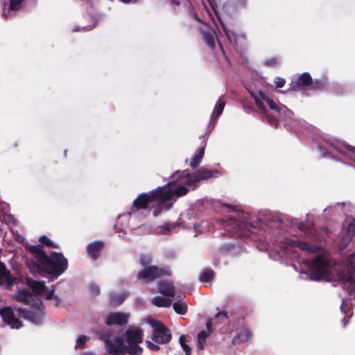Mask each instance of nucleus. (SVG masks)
Instances as JSON below:
<instances>
[{"label":"nucleus","mask_w":355,"mask_h":355,"mask_svg":"<svg viewBox=\"0 0 355 355\" xmlns=\"http://www.w3.org/2000/svg\"><path fill=\"white\" fill-rule=\"evenodd\" d=\"M28 250L35 257L37 269L54 278H58L68 268V260L60 252H52L48 255L42 246L35 245H30Z\"/></svg>","instance_id":"f257e3e1"},{"label":"nucleus","mask_w":355,"mask_h":355,"mask_svg":"<svg viewBox=\"0 0 355 355\" xmlns=\"http://www.w3.org/2000/svg\"><path fill=\"white\" fill-rule=\"evenodd\" d=\"M139 263L143 268L137 274V279L146 284L155 280L170 277L172 272L168 266H159L152 265L153 257L149 254H142L139 257Z\"/></svg>","instance_id":"f03ea898"},{"label":"nucleus","mask_w":355,"mask_h":355,"mask_svg":"<svg viewBox=\"0 0 355 355\" xmlns=\"http://www.w3.org/2000/svg\"><path fill=\"white\" fill-rule=\"evenodd\" d=\"M259 98H255V103L257 107L270 125L277 127V118L279 116L282 108L285 107L279 105L263 92H259Z\"/></svg>","instance_id":"7ed1b4c3"},{"label":"nucleus","mask_w":355,"mask_h":355,"mask_svg":"<svg viewBox=\"0 0 355 355\" xmlns=\"http://www.w3.org/2000/svg\"><path fill=\"white\" fill-rule=\"evenodd\" d=\"M173 177L174 173L172 175V180L164 187H159L163 204L171 200L173 196L182 197L189 191L187 187L182 184V183L185 184V177L176 176L175 179Z\"/></svg>","instance_id":"20e7f679"},{"label":"nucleus","mask_w":355,"mask_h":355,"mask_svg":"<svg viewBox=\"0 0 355 355\" xmlns=\"http://www.w3.org/2000/svg\"><path fill=\"white\" fill-rule=\"evenodd\" d=\"M225 226L232 236L236 237H249L250 229L254 227L249 220V214L245 213L239 214V218H230Z\"/></svg>","instance_id":"39448f33"},{"label":"nucleus","mask_w":355,"mask_h":355,"mask_svg":"<svg viewBox=\"0 0 355 355\" xmlns=\"http://www.w3.org/2000/svg\"><path fill=\"white\" fill-rule=\"evenodd\" d=\"M220 175L221 172L217 169H207L202 167L192 175H191L189 171L187 170L178 171L174 173L173 178L175 179L176 176L185 177V184L187 186H191V184L195 182L212 178H217Z\"/></svg>","instance_id":"423d86ee"},{"label":"nucleus","mask_w":355,"mask_h":355,"mask_svg":"<svg viewBox=\"0 0 355 355\" xmlns=\"http://www.w3.org/2000/svg\"><path fill=\"white\" fill-rule=\"evenodd\" d=\"M155 205H163L159 187L148 193L139 194L132 202V211H135V210L146 209L149 206H154Z\"/></svg>","instance_id":"0eeeda50"},{"label":"nucleus","mask_w":355,"mask_h":355,"mask_svg":"<svg viewBox=\"0 0 355 355\" xmlns=\"http://www.w3.org/2000/svg\"><path fill=\"white\" fill-rule=\"evenodd\" d=\"M143 331L139 328L128 329L125 334V347L130 355H141L143 349L139 344L143 342Z\"/></svg>","instance_id":"6e6552de"},{"label":"nucleus","mask_w":355,"mask_h":355,"mask_svg":"<svg viewBox=\"0 0 355 355\" xmlns=\"http://www.w3.org/2000/svg\"><path fill=\"white\" fill-rule=\"evenodd\" d=\"M44 306L41 301L35 302L33 304V309L28 310L24 308L15 309L19 315L35 324L42 323L44 313L43 311Z\"/></svg>","instance_id":"1a4fd4ad"},{"label":"nucleus","mask_w":355,"mask_h":355,"mask_svg":"<svg viewBox=\"0 0 355 355\" xmlns=\"http://www.w3.org/2000/svg\"><path fill=\"white\" fill-rule=\"evenodd\" d=\"M102 340L107 352L110 355H125L128 354L124 340L121 336H115L112 340L110 336H104Z\"/></svg>","instance_id":"9d476101"},{"label":"nucleus","mask_w":355,"mask_h":355,"mask_svg":"<svg viewBox=\"0 0 355 355\" xmlns=\"http://www.w3.org/2000/svg\"><path fill=\"white\" fill-rule=\"evenodd\" d=\"M153 328V334L151 338L152 340L159 344H166L171 340V334L163 323L157 320L151 322Z\"/></svg>","instance_id":"9b49d317"},{"label":"nucleus","mask_w":355,"mask_h":355,"mask_svg":"<svg viewBox=\"0 0 355 355\" xmlns=\"http://www.w3.org/2000/svg\"><path fill=\"white\" fill-rule=\"evenodd\" d=\"M0 315L3 321L12 329H19L22 327V322L14 315L10 307L0 309Z\"/></svg>","instance_id":"f8f14e48"},{"label":"nucleus","mask_w":355,"mask_h":355,"mask_svg":"<svg viewBox=\"0 0 355 355\" xmlns=\"http://www.w3.org/2000/svg\"><path fill=\"white\" fill-rule=\"evenodd\" d=\"M285 244L290 247H297L301 250L311 253H318L321 248L315 245H313L309 242L301 241L298 239H285Z\"/></svg>","instance_id":"ddd939ff"},{"label":"nucleus","mask_w":355,"mask_h":355,"mask_svg":"<svg viewBox=\"0 0 355 355\" xmlns=\"http://www.w3.org/2000/svg\"><path fill=\"white\" fill-rule=\"evenodd\" d=\"M312 83V78L309 73L304 72L300 74L295 80H293L290 85V89L298 91L305 87H309Z\"/></svg>","instance_id":"4468645a"},{"label":"nucleus","mask_w":355,"mask_h":355,"mask_svg":"<svg viewBox=\"0 0 355 355\" xmlns=\"http://www.w3.org/2000/svg\"><path fill=\"white\" fill-rule=\"evenodd\" d=\"M309 267L315 275L319 277L323 276L327 267L324 257L321 254L316 256L313 260L309 262Z\"/></svg>","instance_id":"2eb2a0df"},{"label":"nucleus","mask_w":355,"mask_h":355,"mask_svg":"<svg viewBox=\"0 0 355 355\" xmlns=\"http://www.w3.org/2000/svg\"><path fill=\"white\" fill-rule=\"evenodd\" d=\"M128 315L121 312H114L107 316L105 323L108 326H123L128 323Z\"/></svg>","instance_id":"dca6fc26"},{"label":"nucleus","mask_w":355,"mask_h":355,"mask_svg":"<svg viewBox=\"0 0 355 355\" xmlns=\"http://www.w3.org/2000/svg\"><path fill=\"white\" fill-rule=\"evenodd\" d=\"M159 292L166 297H173L175 295V287L171 282L161 281L158 283Z\"/></svg>","instance_id":"f3484780"},{"label":"nucleus","mask_w":355,"mask_h":355,"mask_svg":"<svg viewBox=\"0 0 355 355\" xmlns=\"http://www.w3.org/2000/svg\"><path fill=\"white\" fill-rule=\"evenodd\" d=\"M103 247V242L100 241L90 243L87 245V254L92 259L96 260L100 256Z\"/></svg>","instance_id":"a211bd4d"},{"label":"nucleus","mask_w":355,"mask_h":355,"mask_svg":"<svg viewBox=\"0 0 355 355\" xmlns=\"http://www.w3.org/2000/svg\"><path fill=\"white\" fill-rule=\"evenodd\" d=\"M0 284H6L7 287L12 285V279L5 264L0 261Z\"/></svg>","instance_id":"6ab92c4d"},{"label":"nucleus","mask_w":355,"mask_h":355,"mask_svg":"<svg viewBox=\"0 0 355 355\" xmlns=\"http://www.w3.org/2000/svg\"><path fill=\"white\" fill-rule=\"evenodd\" d=\"M252 336L250 331L248 328L241 329L233 338L232 343L234 345L248 341Z\"/></svg>","instance_id":"aec40b11"},{"label":"nucleus","mask_w":355,"mask_h":355,"mask_svg":"<svg viewBox=\"0 0 355 355\" xmlns=\"http://www.w3.org/2000/svg\"><path fill=\"white\" fill-rule=\"evenodd\" d=\"M27 285L32 289L35 295L42 294L46 288L44 281L27 279Z\"/></svg>","instance_id":"412c9836"},{"label":"nucleus","mask_w":355,"mask_h":355,"mask_svg":"<svg viewBox=\"0 0 355 355\" xmlns=\"http://www.w3.org/2000/svg\"><path fill=\"white\" fill-rule=\"evenodd\" d=\"M16 300L25 305H29L33 301V295L28 291L21 290L17 293Z\"/></svg>","instance_id":"4be33fe9"},{"label":"nucleus","mask_w":355,"mask_h":355,"mask_svg":"<svg viewBox=\"0 0 355 355\" xmlns=\"http://www.w3.org/2000/svg\"><path fill=\"white\" fill-rule=\"evenodd\" d=\"M205 146H202L198 149V153L195 154L189 164L191 168H196L200 164L205 154Z\"/></svg>","instance_id":"5701e85b"},{"label":"nucleus","mask_w":355,"mask_h":355,"mask_svg":"<svg viewBox=\"0 0 355 355\" xmlns=\"http://www.w3.org/2000/svg\"><path fill=\"white\" fill-rule=\"evenodd\" d=\"M152 303L158 307L168 308L171 305V300L161 296H156L152 300Z\"/></svg>","instance_id":"b1692460"},{"label":"nucleus","mask_w":355,"mask_h":355,"mask_svg":"<svg viewBox=\"0 0 355 355\" xmlns=\"http://www.w3.org/2000/svg\"><path fill=\"white\" fill-rule=\"evenodd\" d=\"M216 35L214 31L205 32L203 33V39L207 46L213 49L215 46V38Z\"/></svg>","instance_id":"393cba45"},{"label":"nucleus","mask_w":355,"mask_h":355,"mask_svg":"<svg viewBox=\"0 0 355 355\" xmlns=\"http://www.w3.org/2000/svg\"><path fill=\"white\" fill-rule=\"evenodd\" d=\"M327 87L326 82L320 79H312V83L310 84L309 89L315 91L323 90Z\"/></svg>","instance_id":"a878e982"},{"label":"nucleus","mask_w":355,"mask_h":355,"mask_svg":"<svg viewBox=\"0 0 355 355\" xmlns=\"http://www.w3.org/2000/svg\"><path fill=\"white\" fill-rule=\"evenodd\" d=\"M214 272L211 269H205L204 270L200 277L199 280L201 282H209L214 279Z\"/></svg>","instance_id":"bb28decb"},{"label":"nucleus","mask_w":355,"mask_h":355,"mask_svg":"<svg viewBox=\"0 0 355 355\" xmlns=\"http://www.w3.org/2000/svg\"><path fill=\"white\" fill-rule=\"evenodd\" d=\"M214 324L217 325L218 324L227 323L229 322L227 313L226 311H219L216 313L215 319L214 320Z\"/></svg>","instance_id":"cd10ccee"},{"label":"nucleus","mask_w":355,"mask_h":355,"mask_svg":"<svg viewBox=\"0 0 355 355\" xmlns=\"http://www.w3.org/2000/svg\"><path fill=\"white\" fill-rule=\"evenodd\" d=\"M225 105V102L220 98L216 103L214 110L212 112L211 117L217 118L223 112L224 107Z\"/></svg>","instance_id":"c85d7f7f"},{"label":"nucleus","mask_w":355,"mask_h":355,"mask_svg":"<svg viewBox=\"0 0 355 355\" xmlns=\"http://www.w3.org/2000/svg\"><path fill=\"white\" fill-rule=\"evenodd\" d=\"M39 241L41 243L40 246H42V249L43 250V246H46L49 248L58 249L60 247L58 244L51 241L46 236L43 235L41 236L39 239Z\"/></svg>","instance_id":"c756f323"},{"label":"nucleus","mask_w":355,"mask_h":355,"mask_svg":"<svg viewBox=\"0 0 355 355\" xmlns=\"http://www.w3.org/2000/svg\"><path fill=\"white\" fill-rule=\"evenodd\" d=\"M207 331H201L198 334V349L200 350H203L205 348L206 338L208 336Z\"/></svg>","instance_id":"7c9ffc66"},{"label":"nucleus","mask_w":355,"mask_h":355,"mask_svg":"<svg viewBox=\"0 0 355 355\" xmlns=\"http://www.w3.org/2000/svg\"><path fill=\"white\" fill-rule=\"evenodd\" d=\"M343 148V150L341 152L349 156V158L355 162V146H352L349 144H344Z\"/></svg>","instance_id":"2f4dec72"},{"label":"nucleus","mask_w":355,"mask_h":355,"mask_svg":"<svg viewBox=\"0 0 355 355\" xmlns=\"http://www.w3.org/2000/svg\"><path fill=\"white\" fill-rule=\"evenodd\" d=\"M174 311L180 315H184L187 311V305L185 302H175L173 304Z\"/></svg>","instance_id":"473e14b6"},{"label":"nucleus","mask_w":355,"mask_h":355,"mask_svg":"<svg viewBox=\"0 0 355 355\" xmlns=\"http://www.w3.org/2000/svg\"><path fill=\"white\" fill-rule=\"evenodd\" d=\"M223 30L228 40V41L234 44H237V35L232 31L228 29L223 25H222Z\"/></svg>","instance_id":"72a5a7b5"},{"label":"nucleus","mask_w":355,"mask_h":355,"mask_svg":"<svg viewBox=\"0 0 355 355\" xmlns=\"http://www.w3.org/2000/svg\"><path fill=\"white\" fill-rule=\"evenodd\" d=\"M54 292H55V286H51L50 291L49 292H47L46 293H45V298L48 300H55V305L57 306V305H58V304L60 302V300L58 296L54 295Z\"/></svg>","instance_id":"f704fd0d"},{"label":"nucleus","mask_w":355,"mask_h":355,"mask_svg":"<svg viewBox=\"0 0 355 355\" xmlns=\"http://www.w3.org/2000/svg\"><path fill=\"white\" fill-rule=\"evenodd\" d=\"M124 301V297L123 295H112L110 296V303L112 305H120Z\"/></svg>","instance_id":"c9c22d12"},{"label":"nucleus","mask_w":355,"mask_h":355,"mask_svg":"<svg viewBox=\"0 0 355 355\" xmlns=\"http://www.w3.org/2000/svg\"><path fill=\"white\" fill-rule=\"evenodd\" d=\"M10 9L13 11L19 10L24 0H10Z\"/></svg>","instance_id":"e433bc0d"},{"label":"nucleus","mask_w":355,"mask_h":355,"mask_svg":"<svg viewBox=\"0 0 355 355\" xmlns=\"http://www.w3.org/2000/svg\"><path fill=\"white\" fill-rule=\"evenodd\" d=\"M89 291L94 296L98 295L101 293L99 286L94 283L89 284Z\"/></svg>","instance_id":"4c0bfd02"},{"label":"nucleus","mask_w":355,"mask_h":355,"mask_svg":"<svg viewBox=\"0 0 355 355\" xmlns=\"http://www.w3.org/2000/svg\"><path fill=\"white\" fill-rule=\"evenodd\" d=\"M146 346L147 347L152 350V351H158L159 350L160 347L159 345H156V344H154L152 342L150 341H146Z\"/></svg>","instance_id":"58836bf2"},{"label":"nucleus","mask_w":355,"mask_h":355,"mask_svg":"<svg viewBox=\"0 0 355 355\" xmlns=\"http://www.w3.org/2000/svg\"><path fill=\"white\" fill-rule=\"evenodd\" d=\"M85 342H86V337L84 336H79L76 340V347H83L85 344Z\"/></svg>","instance_id":"ea45409f"},{"label":"nucleus","mask_w":355,"mask_h":355,"mask_svg":"<svg viewBox=\"0 0 355 355\" xmlns=\"http://www.w3.org/2000/svg\"><path fill=\"white\" fill-rule=\"evenodd\" d=\"M285 80L284 78H277V81H275V85L277 88H282L285 85Z\"/></svg>","instance_id":"a19ab883"},{"label":"nucleus","mask_w":355,"mask_h":355,"mask_svg":"<svg viewBox=\"0 0 355 355\" xmlns=\"http://www.w3.org/2000/svg\"><path fill=\"white\" fill-rule=\"evenodd\" d=\"M214 319H208L206 322V327L208 331L207 334H210L212 331V325L214 324Z\"/></svg>","instance_id":"79ce46f5"},{"label":"nucleus","mask_w":355,"mask_h":355,"mask_svg":"<svg viewBox=\"0 0 355 355\" xmlns=\"http://www.w3.org/2000/svg\"><path fill=\"white\" fill-rule=\"evenodd\" d=\"M182 348L185 352L186 355H191V349L188 345H184Z\"/></svg>","instance_id":"37998d69"},{"label":"nucleus","mask_w":355,"mask_h":355,"mask_svg":"<svg viewBox=\"0 0 355 355\" xmlns=\"http://www.w3.org/2000/svg\"><path fill=\"white\" fill-rule=\"evenodd\" d=\"M161 206L162 205H156L154 206H151L152 207H155V209L153 211V216H157L159 214V212H160L159 207H161Z\"/></svg>","instance_id":"c03bdc74"},{"label":"nucleus","mask_w":355,"mask_h":355,"mask_svg":"<svg viewBox=\"0 0 355 355\" xmlns=\"http://www.w3.org/2000/svg\"><path fill=\"white\" fill-rule=\"evenodd\" d=\"M175 226L171 224H166L164 227V232H171L172 229H173Z\"/></svg>","instance_id":"a18cd8bd"},{"label":"nucleus","mask_w":355,"mask_h":355,"mask_svg":"<svg viewBox=\"0 0 355 355\" xmlns=\"http://www.w3.org/2000/svg\"><path fill=\"white\" fill-rule=\"evenodd\" d=\"M179 343H180L181 347H182L184 345H186V338H185L184 335H181L180 336V337L179 338Z\"/></svg>","instance_id":"49530a36"},{"label":"nucleus","mask_w":355,"mask_h":355,"mask_svg":"<svg viewBox=\"0 0 355 355\" xmlns=\"http://www.w3.org/2000/svg\"><path fill=\"white\" fill-rule=\"evenodd\" d=\"M121 2L123 3H137L139 0H119Z\"/></svg>","instance_id":"de8ad7c7"},{"label":"nucleus","mask_w":355,"mask_h":355,"mask_svg":"<svg viewBox=\"0 0 355 355\" xmlns=\"http://www.w3.org/2000/svg\"><path fill=\"white\" fill-rule=\"evenodd\" d=\"M349 281L352 283V284H354V286H355V279H354V277L352 276L349 277Z\"/></svg>","instance_id":"09e8293b"},{"label":"nucleus","mask_w":355,"mask_h":355,"mask_svg":"<svg viewBox=\"0 0 355 355\" xmlns=\"http://www.w3.org/2000/svg\"><path fill=\"white\" fill-rule=\"evenodd\" d=\"M184 297V295L182 297V295H178L177 296V302H181L180 301Z\"/></svg>","instance_id":"8fccbe9b"},{"label":"nucleus","mask_w":355,"mask_h":355,"mask_svg":"<svg viewBox=\"0 0 355 355\" xmlns=\"http://www.w3.org/2000/svg\"><path fill=\"white\" fill-rule=\"evenodd\" d=\"M354 229H355V226L353 224H349V226H348V230H354Z\"/></svg>","instance_id":"3c124183"},{"label":"nucleus","mask_w":355,"mask_h":355,"mask_svg":"<svg viewBox=\"0 0 355 355\" xmlns=\"http://www.w3.org/2000/svg\"><path fill=\"white\" fill-rule=\"evenodd\" d=\"M225 59L228 64L230 65V60L226 55H225Z\"/></svg>","instance_id":"603ef678"},{"label":"nucleus","mask_w":355,"mask_h":355,"mask_svg":"<svg viewBox=\"0 0 355 355\" xmlns=\"http://www.w3.org/2000/svg\"><path fill=\"white\" fill-rule=\"evenodd\" d=\"M219 46L220 47L221 51H223V53L225 55V51H224L223 47L220 43H219Z\"/></svg>","instance_id":"864d4df0"},{"label":"nucleus","mask_w":355,"mask_h":355,"mask_svg":"<svg viewBox=\"0 0 355 355\" xmlns=\"http://www.w3.org/2000/svg\"><path fill=\"white\" fill-rule=\"evenodd\" d=\"M83 355H94V354L91 352H85Z\"/></svg>","instance_id":"5fc2aeb1"},{"label":"nucleus","mask_w":355,"mask_h":355,"mask_svg":"<svg viewBox=\"0 0 355 355\" xmlns=\"http://www.w3.org/2000/svg\"><path fill=\"white\" fill-rule=\"evenodd\" d=\"M173 203H170L167 209H171L173 207Z\"/></svg>","instance_id":"6e6d98bb"},{"label":"nucleus","mask_w":355,"mask_h":355,"mask_svg":"<svg viewBox=\"0 0 355 355\" xmlns=\"http://www.w3.org/2000/svg\"><path fill=\"white\" fill-rule=\"evenodd\" d=\"M175 355H183V354L182 352H180L179 354H176Z\"/></svg>","instance_id":"4d7b16f0"},{"label":"nucleus","mask_w":355,"mask_h":355,"mask_svg":"<svg viewBox=\"0 0 355 355\" xmlns=\"http://www.w3.org/2000/svg\"><path fill=\"white\" fill-rule=\"evenodd\" d=\"M64 156L66 157L67 156V150H64Z\"/></svg>","instance_id":"13d9d810"},{"label":"nucleus","mask_w":355,"mask_h":355,"mask_svg":"<svg viewBox=\"0 0 355 355\" xmlns=\"http://www.w3.org/2000/svg\"><path fill=\"white\" fill-rule=\"evenodd\" d=\"M210 4L212 6L211 0H208Z\"/></svg>","instance_id":"bf43d9fd"},{"label":"nucleus","mask_w":355,"mask_h":355,"mask_svg":"<svg viewBox=\"0 0 355 355\" xmlns=\"http://www.w3.org/2000/svg\"><path fill=\"white\" fill-rule=\"evenodd\" d=\"M3 15L5 16V18L7 17L6 13H3Z\"/></svg>","instance_id":"052dcab7"}]
</instances>
